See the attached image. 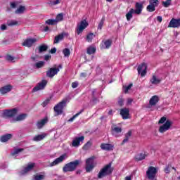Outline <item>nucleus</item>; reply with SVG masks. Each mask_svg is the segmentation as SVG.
<instances>
[{
    "label": "nucleus",
    "instance_id": "1",
    "mask_svg": "<svg viewBox=\"0 0 180 180\" xmlns=\"http://www.w3.org/2000/svg\"><path fill=\"white\" fill-rule=\"evenodd\" d=\"M112 172H113V168H112V163H109L100 170L98 174V179H102V178H105V176L111 175Z\"/></svg>",
    "mask_w": 180,
    "mask_h": 180
},
{
    "label": "nucleus",
    "instance_id": "2",
    "mask_svg": "<svg viewBox=\"0 0 180 180\" xmlns=\"http://www.w3.org/2000/svg\"><path fill=\"white\" fill-rule=\"evenodd\" d=\"M81 164V160H77L73 162H70L67 163L63 167V172H72L77 169V167H78Z\"/></svg>",
    "mask_w": 180,
    "mask_h": 180
},
{
    "label": "nucleus",
    "instance_id": "3",
    "mask_svg": "<svg viewBox=\"0 0 180 180\" xmlns=\"http://www.w3.org/2000/svg\"><path fill=\"white\" fill-rule=\"evenodd\" d=\"M16 115H18V110L16 108L5 110L1 113V117H4L5 119H15Z\"/></svg>",
    "mask_w": 180,
    "mask_h": 180
},
{
    "label": "nucleus",
    "instance_id": "4",
    "mask_svg": "<svg viewBox=\"0 0 180 180\" xmlns=\"http://www.w3.org/2000/svg\"><path fill=\"white\" fill-rule=\"evenodd\" d=\"M95 156H91L86 160V171L91 172L95 168L96 162H95Z\"/></svg>",
    "mask_w": 180,
    "mask_h": 180
},
{
    "label": "nucleus",
    "instance_id": "5",
    "mask_svg": "<svg viewBox=\"0 0 180 180\" xmlns=\"http://www.w3.org/2000/svg\"><path fill=\"white\" fill-rule=\"evenodd\" d=\"M66 105H67V99L63 100L58 104L55 105V107L53 108L54 109V112H56V113L58 115H61V113H63V109H64V108H65Z\"/></svg>",
    "mask_w": 180,
    "mask_h": 180
},
{
    "label": "nucleus",
    "instance_id": "6",
    "mask_svg": "<svg viewBox=\"0 0 180 180\" xmlns=\"http://www.w3.org/2000/svg\"><path fill=\"white\" fill-rule=\"evenodd\" d=\"M88 22L86 20H83L80 22V23L77 24V27L76 29V33L77 34H81L86 27H88Z\"/></svg>",
    "mask_w": 180,
    "mask_h": 180
},
{
    "label": "nucleus",
    "instance_id": "7",
    "mask_svg": "<svg viewBox=\"0 0 180 180\" xmlns=\"http://www.w3.org/2000/svg\"><path fill=\"white\" fill-rule=\"evenodd\" d=\"M157 172H158V171L157 170V168L153 166L149 167L146 172L148 179H153V178H155V176L157 175Z\"/></svg>",
    "mask_w": 180,
    "mask_h": 180
},
{
    "label": "nucleus",
    "instance_id": "8",
    "mask_svg": "<svg viewBox=\"0 0 180 180\" xmlns=\"http://www.w3.org/2000/svg\"><path fill=\"white\" fill-rule=\"evenodd\" d=\"M84 140H85L84 136L75 137L71 143L72 147H79L81 143H84Z\"/></svg>",
    "mask_w": 180,
    "mask_h": 180
},
{
    "label": "nucleus",
    "instance_id": "9",
    "mask_svg": "<svg viewBox=\"0 0 180 180\" xmlns=\"http://www.w3.org/2000/svg\"><path fill=\"white\" fill-rule=\"evenodd\" d=\"M171 126H172V121L167 120L164 124L159 127V132L165 133V131H168L171 129Z\"/></svg>",
    "mask_w": 180,
    "mask_h": 180
},
{
    "label": "nucleus",
    "instance_id": "10",
    "mask_svg": "<svg viewBox=\"0 0 180 180\" xmlns=\"http://www.w3.org/2000/svg\"><path fill=\"white\" fill-rule=\"evenodd\" d=\"M138 74L141 75V77H145L147 74V64L142 63L138 66Z\"/></svg>",
    "mask_w": 180,
    "mask_h": 180
},
{
    "label": "nucleus",
    "instance_id": "11",
    "mask_svg": "<svg viewBox=\"0 0 180 180\" xmlns=\"http://www.w3.org/2000/svg\"><path fill=\"white\" fill-rule=\"evenodd\" d=\"M60 72V68H51L48 71H46V77L49 78H53L55 75H57Z\"/></svg>",
    "mask_w": 180,
    "mask_h": 180
},
{
    "label": "nucleus",
    "instance_id": "12",
    "mask_svg": "<svg viewBox=\"0 0 180 180\" xmlns=\"http://www.w3.org/2000/svg\"><path fill=\"white\" fill-rule=\"evenodd\" d=\"M34 167V163H29L25 169L21 170L18 173V175L20 176H22V175H26V174H27V172L32 171Z\"/></svg>",
    "mask_w": 180,
    "mask_h": 180
},
{
    "label": "nucleus",
    "instance_id": "13",
    "mask_svg": "<svg viewBox=\"0 0 180 180\" xmlns=\"http://www.w3.org/2000/svg\"><path fill=\"white\" fill-rule=\"evenodd\" d=\"M46 85H47V80H42L39 83L37 84L35 87L33 88V92H37V91H41V89H44L46 88Z\"/></svg>",
    "mask_w": 180,
    "mask_h": 180
},
{
    "label": "nucleus",
    "instance_id": "14",
    "mask_svg": "<svg viewBox=\"0 0 180 180\" xmlns=\"http://www.w3.org/2000/svg\"><path fill=\"white\" fill-rule=\"evenodd\" d=\"M111 133L114 137H120L122 136V127L117 126L112 127Z\"/></svg>",
    "mask_w": 180,
    "mask_h": 180
},
{
    "label": "nucleus",
    "instance_id": "15",
    "mask_svg": "<svg viewBox=\"0 0 180 180\" xmlns=\"http://www.w3.org/2000/svg\"><path fill=\"white\" fill-rule=\"evenodd\" d=\"M67 155H62L59 158H56L53 162L50 164V167H55V165H58L61 164L64 160H65Z\"/></svg>",
    "mask_w": 180,
    "mask_h": 180
},
{
    "label": "nucleus",
    "instance_id": "16",
    "mask_svg": "<svg viewBox=\"0 0 180 180\" xmlns=\"http://www.w3.org/2000/svg\"><path fill=\"white\" fill-rule=\"evenodd\" d=\"M36 41H37L36 38L27 39L22 43V46H25V47H32V46H33Z\"/></svg>",
    "mask_w": 180,
    "mask_h": 180
},
{
    "label": "nucleus",
    "instance_id": "17",
    "mask_svg": "<svg viewBox=\"0 0 180 180\" xmlns=\"http://www.w3.org/2000/svg\"><path fill=\"white\" fill-rule=\"evenodd\" d=\"M134 12V15H141V13L143 12V3L136 2Z\"/></svg>",
    "mask_w": 180,
    "mask_h": 180
},
{
    "label": "nucleus",
    "instance_id": "18",
    "mask_svg": "<svg viewBox=\"0 0 180 180\" xmlns=\"http://www.w3.org/2000/svg\"><path fill=\"white\" fill-rule=\"evenodd\" d=\"M120 115L122 117V119H129L130 118V110L129 108H122L120 110Z\"/></svg>",
    "mask_w": 180,
    "mask_h": 180
},
{
    "label": "nucleus",
    "instance_id": "19",
    "mask_svg": "<svg viewBox=\"0 0 180 180\" xmlns=\"http://www.w3.org/2000/svg\"><path fill=\"white\" fill-rule=\"evenodd\" d=\"M47 123H49V118L44 117L37 122V129H43V127H44Z\"/></svg>",
    "mask_w": 180,
    "mask_h": 180
},
{
    "label": "nucleus",
    "instance_id": "20",
    "mask_svg": "<svg viewBox=\"0 0 180 180\" xmlns=\"http://www.w3.org/2000/svg\"><path fill=\"white\" fill-rule=\"evenodd\" d=\"M27 116V115L26 114H20L16 117L11 119L10 122L11 123H15V122H22V120H25L26 119Z\"/></svg>",
    "mask_w": 180,
    "mask_h": 180
},
{
    "label": "nucleus",
    "instance_id": "21",
    "mask_svg": "<svg viewBox=\"0 0 180 180\" xmlns=\"http://www.w3.org/2000/svg\"><path fill=\"white\" fill-rule=\"evenodd\" d=\"M180 19L172 18L169 23L168 27H179Z\"/></svg>",
    "mask_w": 180,
    "mask_h": 180
},
{
    "label": "nucleus",
    "instance_id": "22",
    "mask_svg": "<svg viewBox=\"0 0 180 180\" xmlns=\"http://www.w3.org/2000/svg\"><path fill=\"white\" fill-rule=\"evenodd\" d=\"M11 91H12V86L11 85L4 86L0 89V93L1 95H5L8 92H11Z\"/></svg>",
    "mask_w": 180,
    "mask_h": 180
},
{
    "label": "nucleus",
    "instance_id": "23",
    "mask_svg": "<svg viewBox=\"0 0 180 180\" xmlns=\"http://www.w3.org/2000/svg\"><path fill=\"white\" fill-rule=\"evenodd\" d=\"M159 101L160 98H158V96H153L149 101V105H150V106H155Z\"/></svg>",
    "mask_w": 180,
    "mask_h": 180
},
{
    "label": "nucleus",
    "instance_id": "24",
    "mask_svg": "<svg viewBox=\"0 0 180 180\" xmlns=\"http://www.w3.org/2000/svg\"><path fill=\"white\" fill-rule=\"evenodd\" d=\"M46 136H47V134L43 133L41 134L35 136L32 139V140L33 141H41V140H44V139H46Z\"/></svg>",
    "mask_w": 180,
    "mask_h": 180
},
{
    "label": "nucleus",
    "instance_id": "25",
    "mask_svg": "<svg viewBox=\"0 0 180 180\" xmlns=\"http://www.w3.org/2000/svg\"><path fill=\"white\" fill-rule=\"evenodd\" d=\"M12 137V134H7L5 135H3L0 137V141L1 143H6L7 141H9Z\"/></svg>",
    "mask_w": 180,
    "mask_h": 180
},
{
    "label": "nucleus",
    "instance_id": "26",
    "mask_svg": "<svg viewBox=\"0 0 180 180\" xmlns=\"http://www.w3.org/2000/svg\"><path fill=\"white\" fill-rule=\"evenodd\" d=\"M101 150H105L106 151H110V150H112L113 146L112 144L109 143H102L101 145Z\"/></svg>",
    "mask_w": 180,
    "mask_h": 180
},
{
    "label": "nucleus",
    "instance_id": "27",
    "mask_svg": "<svg viewBox=\"0 0 180 180\" xmlns=\"http://www.w3.org/2000/svg\"><path fill=\"white\" fill-rule=\"evenodd\" d=\"M64 36H65V33H62V34H60L58 36H56L53 41L54 44H56L57 43H60V41H61L62 40H64Z\"/></svg>",
    "mask_w": 180,
    "mask_h": 180
},
{
    "label": "nucleus",
    "instance_id": "28",
    "mask_svg": "<svg viewBox=\"0 0 180 180\" xmlns=\"http://www.w3.org/2000/svg\"><path fill=\"white\" fill-rule=\"evenodd\" d=\"M134 14V9L131 8L129 11L126 14V18L128 22H130L133 19V15Z\"/></svg>",
    "mask_w": 180,
    "mask_h": 180
},
{
    "label": "nucleus",
    "instance_id": "29",
    "mask_svg": "<svg viewBox=\"0 0 180 180\" xmlns=\"http://www.w3.org/2000/svg\"><path fill=\"white\" fill-rule=\"evenodd\" d=\"M25 11H26V7H25V6H20L19 8L15 10V13L16 15H22V13H25Z\"/></svg>",
    "mask_w": 180,
    "mask_h": 180
},
{
    "label": "nucleus",
    "instance_id": "30",
    "mask_svg": "<svg viewBox=\"0 0 180 180\" xmlns=\"http://www.w3.org/2000/svg\"><path fill=\"white\" fill-rule=\"evenodd\" d=\"M150 82L153 85H158V84L161 82V79H159L155 75H153L150 79Z\"/></svg>",
    "mask_w": 180,
    "mask_h": 180
},
{
    "label": "nucleus",
    "instance_id": "31",
    "mask_svg": "<svg viewBox=\"0 0 180 180\" xmlns=\"http://www.w3.org/2000/svg\"><path fill=\"white\" fill-rule=\"evenodd\" d=\"M147 157L146 153H139L135 156L136 161H143Z\"/></svg>",
    "mask_w": 180,
    "mask_h": 180
},
{
    "label": "nucleus",
    "instance_id": "32",
    "mask_svg": "<svg viewBox=\"0 0 180 180\" xmlns=\"http://www.w3.org/2000/svg\"><path fill=\"white\" fill-rule=\"evenodd\" d=\"M23 148H15L14 150L11 153V155L13 157H16L18 154L22 153L23 151Z\"/></svg>",
    "mask_w": 180,
    "mask_h": 180
},
{
    "label": "nucleus",
    "instance_id": "33",
    "mask_svg": "<svg viewBox=\"0 0 180 180\" xmlns=\"http://www.w3.org/2000/svg\"><path fill=\"white\" fill-rule=\"evenodd\" d=\"M19 22L15 20H10L7 21V25L8 26H18Z\"/></svg>",
    "mask_w": 180,
    "mask_h": 180
},
{
    "label": "nucleus",
    "instance_id": "34",
    "mask_svg": "<svg viewBox=\"0 0 180 180\" xmlns=\"http://www.w3.org/2000/svg\"><path fill=\"white\" fill-rule=\"evenodd\" d=\"M63 19H64V14L59 13L56 15L55 20H56V23H58V22L63 21Z\"/></svg>",
    "mask_w": 180,
    "mask_h": 180
},
{
    "label": "nucleus",
    "instance_id": "35",
    "mask_svg": "<svg viewBox=\"0 0 180 180\" xmlns=\"http://www.w3.org/2000/svg\"><path fill=\"white\" fill-rule=\"evenodd\" d=\"M131 136V131H129L125 134V139L122 141V144H124V143H127L129 141V139Z\"/></svg>",
    "mask_w": 180,
    "mask_h": 180
},
{
    "label": "nucleus",
    "instance_id": "36",
    "mask_svg": "<svg viewBox=\"0 0 180 180\" xmlns=\"http://www.w3.org/2000/svg\"><path fill=\"white\" fill-rule=\"evenodd\" d=\"M149 5H150V6H154L155 8H156V6L160 5V1H158V0H149Z\"/></svg>",
    "mask_w": 180,
    "mask_h": 180
},
{
    "label": "nucleus",
    "instance_id": "37",
    "mask_svg": "<svg viewBox=\"0 0 180 180\" xmlns=\"http://www.w3.org/2000/svg\"><path fill=\"white\" fill-rule=\"evenodd\" d=\"M131 86H133V84H129L128 86H123V91L124 94H128L129 91L131 89Z\"/></svg>",
    "mask_w": 180,
    "mask_h": 180
},
{
    "label": "nucleus",
    "instance_id": "38",
    "mask_svg": "<svg viewBox=\"0 0 180 180\" xmlns=\"http://www.w3.org/2000/svg\"><path fill=\"white\" fill-rule=\"evenodd\" d=\"M82 112H84V110H81L79 112L75 114L72 117L69 119L68 122H74V120H75V119H77V117H78L81 113H82Z\"/></svg>",
    "mask_w": 180,
    "mask_h": 180
},
{
    "label": "nucleus",
    "instance_id": "39",
    "mask_svg": "<svg viewBox=\"0 0 180 180\" xmlns=\"http://www.w3.org/2000/svg\"><path fill=\"white\" fill-rule=\"evenodd\" d=\"M94 37H95V34H94V33H89L86 36V41H88V43H91L92 42V39Z\"/></svg>",
    "mask_w": 180,
    "mask_h": 180
},
{
    "label": "nucleus",
    "instance_id": "40",
    "mask_svg": "<svg viewBox=\"0 0 180 180\" xmlns=\"http://www.w3.org/2000/svg\"><path fill=\"white\" fill-rule=\"evenodd\" d=\"M48 4L49 6H56V5L60 4V0H50Z\"/></svg>",
    "mask_w": 180,
    "mask_h": 180
},
{
    "label": "nucleus",
    "instance_id": "41",
    "mask_svg": "<svg viewBox=\"0 0 180 180\" xmlns=\"http://www.w3.org/2000/svg\"><path fill=\"white\" fill-rule=\"evenodd\" d=\"M104 49H109L110 46H112V40L108 39L105 41H104Z\"/></svg>",
    "mask_w": 180,
    "mask_h": 180
},
{
    "label": "nucleus",
    "instance_id": "42",
    "mask_svg": "<svg viewBox=\"0 0 180 180\" xmlns=\"http://www.w3.org/2000/svg\"><path fill=\"white\" fill-rule=\"evenodd\" d=\"M18 4L19 3L18 1H11L10 8H11V9H16V8H18Z\"/></svg>",
    "mask_w": 180,
    "mask_h": 180
},
{
    "label": "nucleus",
    "instance_id": "43",
    "mask_svg": "<svg viewBox=\"0 0 180 180\" xmlns=\"http://www.w3.org/2000/svg\"><path fill=\"white\" fill-rule=\"evenodd\" d=\"M172 2V0H166L165 1H162V4L165 8H168V6H171Z\"/></svg>",
    "mask_w": 180,
    "mask_h": 180
},
{
    "label": "nucleus",
    "instance_id": "44",
    "mask_svg": "<svg viewBox=\"0 0 180 180\" xmlns=\"http://www.w3.org/2000/svg\"><path fill=\"white\" fill-rule=\"evenodd\" d=\"M103 23H105V17H103L100 22L98 25V30H102V27H103Z\"/></svg>",
    "mask_w": 180,
    "mask_h": 180
},
{
    "label": "nucleus",
    "instance_id": "45",
    "mask_svg": "<svg viewBox=\"0 0 180 180\" xmlns=\"http://www.w3.org/2000/svg\"><path fill=\"white\" fill-rule=\"evenodd\" d=\"M92 146V143L91 141H88L84 146L83 150H89Z\"/></svg>",
    "mask_w": 180,
    "mask_h": 180
},
{
    "label": "nucleus",
    "instance_id": "46",
    "mask_svg": "<svg viewBox=\"0 0 180 180\" xmlns=\"http://www.w3.org/2000/svg\"><path fill=\"white\" fill-rule=\"evenodd\" d=\"M65 57H70V54H71V52L68 49V48H65L63 51Z\"/></svg>",
    "mask_w": 180,
    "mask_h": 180
},
{
    "label": "nucleus",
    "instance_id": "47",
    "mask_svg": "<svg viewBox=\"0 0 180 180\" xmlns=\"http://www.w3.org/2000/svg\"><path fill=\"white\" fill-rule=\"evenodd\" d=\"M6 59L7 60V61H10L11 63H15V57L11 55L6 56Z\"/></svg>",
    "mask_w": 180,
    "mask_h": 180
},
{
    "label": "nucleus",
    "instance_id": "48",
    "mask_svg": "<svg viewBox=\"0 0 180 180\" xmlns=\"http://www.w3.org/2000/svg\"><path fill=\"white\" fill-rule=\"evenodd\" d=\"M44 66V61H39L35 64L36 68H41Z\"/></svg>",
    "mask_w": 180,
    "mask_h": 180
},
{
    "label": "nucleus",
    "instance_id": "49",
    "mask_svg": "<svg viewBox=\"0 0 180 180\" xmlns=\"http://www.w3.org/2000/svg\"><path fill=\"white\" fill-rule=\"evenodd\" d=\"M46 23H47V25H57V22L56 21V20H53V19H49V20H47L46 21Z\"/></svg>",
    "mask_w": 180,
    "mask_h": 180
},
{
    "label": "nucleus",
    "instance_id": "50",
    "mask_svg": "<svg viewBox=\"0 0 180 180\" xmlns=\"http://www.w3.org/2000/svg\"><path fill=\"white\" fill-rule=\"evenodd\" d=\"M95 51H96V49L94 47H89L87 49L88 54H94V53H95Z\"/></svg>",
    "mask_w": 180,
    "mask_h": 180
},
{
    "label": "nucleus",
    "instance_id": "51",
    "mask_svg": "<svg viewBox=\"0 0 180 180\" xmlns=\"http://www.w3.org/2000/svg\"><path fill=\"white\" fill-rule=\"evenodd\" d=\"M146 11H148V12H154V11H155V8L149 4L146 7Z\"/></svg>",
    "mask_w": 180,
    "mask_h": 180
},
{
    "label": "nucleus",
    "instance_id": "52",
    "mask_svg": "<svg viewBox=\"0 0 180 180\" xmlns=\"http://www.w3.org/2000/svg\"><path fill=\"white\" fill-rule=\"evenodd\" d=\"M34 180H43L44 179V175L39 174L34 176Z\"/></svg>",
    "mask_w": 180,
    "mask_h": 180
},
{
    "label": "nucleus",
    "instance_id": "53",
    "mask_svg": "<svg viewBox=\"0 0 180 180\" xmlns=\"http://www.w3.org/2000/svg\"><path fill=\"white\" fill-rule=\"evenodd\" d=\"M39 53H43V51H46L47 50V46L46 45H41L39 46Z\"/></svg>",
    "mask_w": 180,
    "mask_h": 180
},
{
    "label": "nucleus",
    "instance_id": "54",
    "mask_svg": "<svg viewBox=\"0 0 180 180\" xmlns=\"http://www.w3.org/2000/svg\"><path fill=\"white\" fill-rule=\"evenodd\" d=\"M96 94L101 95V93H98V91L96 90V89H93L92 94H91L93 99H95V96H96Z\"/></svg>",
    "mask_w": 180,
    "mask_h": 180
},
{
    "label": "nucleus",
    "instance_id": "55",
    "mask_svg": "<svg viewBox=\"0 0 180 180\" xmlns=\"http://www.w3.org/2000/svg\"><path fill=\"white\" fill-rule=\"evenodd\" d=\"M49 103H50V98H47L46 100H45V101L42 103L41 105L43 106V108H46V105H47L49 104Z\"/></svg>",
    "mask_w": 180,
    "mask_h": 180
},
{
    "label": "nucleus",
    "instance_id": "56",
    "mask_svg": "<svg viewBox=\"0 0 180 180\" xmlns=\"http://www.w3.org/2000/svg\"><path fill=\"white\" fill-rule=\"evenodd\" d=\"M124 100L123 99V97H120L119 98V100H118V105H120V106H123V103H124Z\"/></svg>",
    "mask_w": 180,
    "mask_h": 180
},
{
    "label": "nucleus",
    "instance_id": "57",
    "mask_svg": "<svg viewBox=\"0 0 180 180\" xmlns=\"http://www.w3.org/2000/svg\"><path fill=\"white\" fill-rule=\"evenodd\" d=\"M167 122V117H162L158 122L159 124H162L163 123H165Z\"/></svg>",
    "mask_w": 180,
    "mask_h": 180
},
{
    "label": "nucleus",
    "instance_id": "58",
    "mask_svg": "<svg viewBox=\"0 0 180 180\" xmlns=\"http://www.w3.org/2000/svg\"><path fill=\"white\" fill-rule=\"evenodd\" d=\"M165 174H169L171 172V167L169 166H167L165 169Z\"/></svg>",
    "mask_w": 180,
    "mask_h": 180
},
{
    "label": "nucleus",
    "instance_id": "59",
    "mask_svg": "<svg viewBox=\"0 0 180 180\" xmlns=\"http://www.w3.org/2000/svg\"><path fill=\"white\" fill-rule=\"evenodd\" d=\"M78 87V82H75L72 84V88H77Z\"/></svg>",
    "mask_w": 180,
    "mask_h": 180
},
{
    "label": "nucleus",
    "instance_id": "60",
    "mask_svg": "<svg viewBox=\"0 0 180 180\" xmlns=\"http://www.w3.org/2000/svg\"><path fill=\"white\" fill-rule=\"evenodd\" d=\"M51 58V56L50 55H46L44 56L45 61H49V60H50Z\"/></svg>",
    "mask_w": 180,
    "mask_h": 180
},
{
    "label": "nucleus",
    "instance_id": "61",
    "mask_svg": "<svg viewBox=\"0 0 180 180\" xmlns=\"http://www.w3.org/2000/svg\"><path fill=\"white\" fill-rule=\"evenodd\" d=\"M133 103V99L132 98H128L127 101V105H131Z\"/></svg>",
    "mask_w": 180,
    "mask_h": 180
},
{
    "label": "nucleus",
    "instance_id": "62",
    "mask_svg": "<svg viewBox=\"0 0 180 180\" xmlns=\"http://www.w3.org/2000/svg\"><path fill=\"white\" fill-rule=\"evenodd\" d=\"M56 52H57V49L56 48H53L50 51L51 54H54V53H56Z\"/></svg>",
    "mask_w": 180,
    "mask_h": 180
},
{
    "label": "nucleus",
    "instance_id": "63",
    "mask_svg": "<svg viewBox=\"0 0 180 180\" xmlns=\"http://www.w3.org/2000/svg\"><path fill=\"white\" fill-rule=\"evenodd\" d=\"M158 22H160L161 23L162 22V16H158L157 17Z\"/></svg>",
    "mask_w": 180,
    "mask_h": 180
},
{
    "label": "nucleus",
    "instance_id": "64",
    "mask_svg": "<svg viewBox=\"0 0 180 180\" xmlns=\"http://www.w3.org/2000/svg\"><path fill=\"white\" fill-rule=\"evenodd\" d=\"M1 30H6V25H2L1 26Z\"/></svg>",
    "mask_w": 180,
    "mask_h": 180
}]
</instances>
